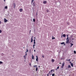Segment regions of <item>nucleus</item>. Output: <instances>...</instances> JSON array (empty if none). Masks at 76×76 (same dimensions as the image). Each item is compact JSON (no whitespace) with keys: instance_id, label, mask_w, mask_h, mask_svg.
Segmentation results:
<instances>
[{"instance_id":"nucleus-38","label":"nucleus","mask_w":76,"mask_h":76,"mask_svg":"<svg viewBox=\"0 0 76 76\" xmlns=\"http://www.w3.org/2000/svg\"><path fill=\"white\" fill-rule=\"evenodd\" d=\"M68 23V25H70V23Z\"/></svg>"},{"instance_id":"nucleus-7","label":"nucleus","mask_w":76,"mask_h":76,"mask_svg":"<svg viewBox=\"0 0 76 76\" xmlns=\"http://www.w3.org/2000/svg\"><path fill=\"white\" fill-rule=\"evenodd\" d=\"M47 1H43V4H46V3H47Z\"/></svg>"},{"instance_id":"nucleus-28","label":"nucleus","mask_w":76,"mask_h":76,"mask_svg":"<svg viewBox=\"0 0 76 76\" xmlns=\"http://www.w3.org/2000/svg\"><path fill=\"white\" fill-rule=\"evenodd\" d=\"M27 56V53H26V56Z\"/></svg>"},{"instance_id":"nucleus-18","label":"nucleus","mask_w":76,"mask_h":76,"mask_svg":"<svg viewBox=\"0 0 76 76\" xmlns=\"http://www.w3.org/2000/svg\"><path fill=\"white\" fill-rule=\"evenodd\" d=\"M52 76H55V74H52Z\"/></svg>"},{"instance_id":"nucleus-37","label":"nucleus","mask_w":76,"mask_h":76,"mask_svg":"<svg viewBox=\"0 0 76 76\" xmlns=\"http://www.w3.org/2000/svg\"><path fill=\"white\" fill-rule=\"evenodd\" d=\"M34 44H35V42H34Z\"/></svg>"},{"instance_id":"nucleus-49","label":"nucleus","mask_w":76,"mask_h":76,"mask_svg":"<svg viewBox=\"0 0 76 76\" xmlns=\"http://www.w3.org/2000/svg\"><path fill=\"white\" fill-rule=\"evenodd\" d=\"M31 32V30H30V33Z\"/></svg>"},{"instance_id":"nucleus-23","label":"nucleus","mask_w":76,"mask_h":76,"mask_svg":"<svg viewBox=\"0 0 76 76\" xmlns=\"http://www.w3.org/2000/svg\"><path fill=\"white\" fill-rule=\"evenodd\" d=\"M3 62L2 61H0V64H2Z\"/></svg>"},{"instance_id":"nucleus-45","label":"nucleus","mask_w":76,"mask_h":76,"mask_svg":"<svg viewBox=\"0 0 76 76\" xmlns=\"http://www.w3.org/2000/svg\"><path fill=\"white\" fill-rule=\"evenodd\" d=\"M4 1H5V0H4Z\"/></svg>"},{"instance_id":"nucleus-25","label":"nucleus","mask_w":76,"mask_h":76,"mask_svg":"<svg viewBox=\"0 0 76 76\" xmlns=\"http://www.w3.org/2000/svg\"><path fill=\"white\" fill-rule=\"evenodd\" d=\"M74 54H76V51H74Z\"/></svg>"},{"instance_id":"nucleus-36","label":"nucleus","mask_w":76,"mask_h":76,"mask_svg":"<svg viewBox=\"0 0 76 76\" xmlns=\"http://www.w3.org/2000/svg\"><path fill=\"white\" fill-rule=\"evenodd\" d=\"M27 52H28V49H27Z\"/></svg>"},{"instance_id":"nucleus-33","label":"nucleus","mask_w":76,"mask_h":76,"mask_svg":"<svg viewBox=\"0 0 76 76\" xmlns=\"http://www.w3.org/2000/svg\"><path fill=\"white\" fill-rule=\"evenodd\" d=\"M71 46H72V45H73V44L71 43Z\"/></svg>"},{"instance_id":"nucleus-40","label":"nucleus","mask_w":76,"mask_h":76,"mask_svg":"<svg viewBox=\"0 0 76 76\" xmlns=\"http://www.w3.org/2000/svg\"><path fill=\"white\" fill-rule=\"evenodd\" d=\"M30 66H31V64H29Z\"/></svg>"},{"instance_id":"nucleus-4","label":"nucleus","mask_w":76,"mask_h":76,"mask_svg":"<svg viewBox=\"0 0 76 76\" xmlns=\"http://www.w3.org/2000/svg\"><path fill=\"white\" fill-rule=\"evenodd\" d=\"M31 42H33V36H32L31 38Z\"/></svg>"},{"instance_id":"nucleus-51","label":"nucleus","mask_w":76,"mask_h":76,"mask_svg":"<svg viewBox=\"0 0 76 76\" xmlns=\"http://www.w3.org/2000/svg\"><path fill=\"white\" fill-rule=\"evenodd\" d=\"M72 39L73 40V39Z\"/></svg>"},{"instance_id":"nucleus-22","label":"nucleus","mask_w":76,"mask_h":76,"mask_svg":"<svg viewBox=\"0 0 76 76\" xmlns=\"http://www.w3.org/2000/svg\"><path fill=\"white\" fill-rule=\"evenodd\" d=\"M70 60H71L70 59H69V60L67 59V60H66V61H70Z\"/></svg>"},{"instance_id":"nucleus-27","label":"nucleus","mask_w":76,"mask_h":76,"mask_svg":"<svg viewBox=\"0 0 76 76\" xmlns=\"http://www.w3.org/2000/svg\"><path fill=\"white\" fill-rule=\"evenodd\" d=\"M23 57L25 59V58H26V57H25V55H24L23 56Z\"/></svg>"},{"instance_id":"nucleus-3","label":"nucleus","mask_w":76,"mask_h":76,"mask_svg":"<svg viewBox=\"0 0 76 76\" xmlns=\"http://www.w3.org/2000/svg\"><path fill=\"white\" fill-rule=\"evenodd\" d=\"M36 57V61H38V56H37Z\"/></svg>"},{"instance_id":"nucleus-24","label":"nucleus","mask_w":76,"mask_h":76,"mask_svg":"<svg viewBox=\"0 0 76 76\" xmlns=\"http://www.w3.org/2000/svg\"><path fill=\"white\" fill-rule=\"evenodd\" d=\"M34 67H37V65H35V66H34Z\"/></svg>"},{"instance_id":"nucleus-10","label":"nucleus","mask_w":76,"mask_h":76,"mask_svg":"<svg viewBox=\"0 0 76 76\" xmlns=\"http://www.w3.org/2000/svg\"><path fill=\"white\" fill-rule=\"evenodd\" d=\"M52 62H54V59H52L51 60Z\"/></svg>"},{"instance_id":"nucleus-44","label":"nucleus","mask_w":76,"mask_h":76,"mask_svg":"<svg viewBox=\"0 0 76 76\" xmlns=\"http://www.w3.org/2000/svg\"><path fill=\"white\" fill-rule=\"evenodd\" d=\"M72 45H71V47H72Z\"/></svg>"},{"instance_id":"nucleus-19","label":"nucleus","mask_w":76,"mask_h":76,"mask_svg":"<svg viewBox=\"0 0 76 76\" xmlns=\"http://www.w3.org/2000/svg\"><path fill=\"white\" fill-rule=\"evenodd\" d=\"M33 22H35V19H33Z\"/></svg>"},{"instance_id":"nucleus-17","label":"nucleus","mask_w":76,"mask_h":76,"mask_svg":"<svg viewBox=\"0 0 76 76\" xmlns=\"http://www.w3.org/2000/svg\"><path fill=\"white\" fill-rule=\"evenodd\" d=\"M35 44L33 45V48H35Z\"/></svg>"},{"instance_id":"nucleus-34","label":"nucleus","mask_w":76,"mask_h":76,"mask_svg":"<svg viewBox=\"0 0 76 76\" xmlns=\"http://www.w3.org/2000/svg\"><path fill=\"white\" fill-rule=\"evenodd\" d=\"M1 32H2V31L1 30H0V33H1Z\"/></svg>"},{"instance_id":"nucleus-15","label":"nucleus","mask_w":76,"mask_h":76,"mask_svg":"<svg viewBox=\"0 0 76 76\" xmlns=\"http://www.w3.org/2000/svg\"><path fill=\"white\" fill-rule=\"evenodd\" d=\"M5 9H6L7 8V6H5Z\"/></svg>"},{"instance_id":"nucleus-42","label":"nucleus","mask_w":76,"mask_h":76,"mask_svg":"<svg viewBox=\"0 0 76 76\" xmlns=\"http://www.w3.org/2000/svg\"><path fill=\"white\" fill-rule=\"evenodd\" d=\"M1 21H0V24H1Z\"/></svg>"},{"instance_id":"nucleus-16","label":"nucleus","mask_w":76,"mask_h":76,"mask_svg":"<svg viewBox=\"0 0 76 76\" xmlns=\"http://www.w3.org/2000/svg\"><path fill=\"white\" fill-rule=\"evenodd\" d=\"M64 44V42H63L61 43V44L62 45V44Z\"/></svg>"},{"instance_id":"nucleus-14","label":"nucleus","mask_w":76,"mask_h":76,"mask_svg":"<svg viewBox=\"0 0 76 76\" xmlns=\"http://www.w3.org/2000/svg\"><path fill=\"white\" fill-rule=\"evenodd\" d=\"M53 72H54V69H52L50 71V72H53Z\"/></svg>"},{"instance_id":"nucleus-50","label":"nucleus","mask_w":76,"mask_h":76,"mask_svg":"<svg viewBox=\"0 0 76 76\" xmlns=\"http://www.w3.org/2000/svg\"><path fill=\"white\" fill-rule=\"evenodd\" d=\"M64 45H65V44H64Z\"/></svg>"},{"instance_id":"nucleus-39","label":"nucleus","mask_w":76,"mask_h":76,"mask_svg":"<svg viewBox=\"0 0 76 76\" xmlns=\"http://www.w3.org/2000/svg\"><path fill=\"white\" fill-rule=\"evenodd\" d=\"M69 63H70L71 64V63H72V62H71V61H70L69 62Z\"/></svg>"},{"instance_id":"nucleus-8","label":"nucleus","mask_w":76,"mask_h":76,"mask_svg":"<svg viewBox=\"0 0 76 76\" xmlns=\"http://www.w3.org/2000/svg\"><path fill=\"white\" fill-rule=\"evenodd\" d=\"M71 66L72 67H73V63H71Z\"/></svg>"},{"instance_id":"nucleus-13","label":"nucleus","mask_w":76,"mask_h":76,"mask_svg":"<svg viewBox=\"0 0 76 76\" xmlns=\"http://www.w3.org/2000/svg\"><path fill=\"white\" fill-rule=\"evenodd\" d=\"M34 1V0H31V4H32V3H33Z\"/></svg>"},{"instance_id":"nucleus-29","label":"nucleus","mask_w":76,"mask_h":76,"mask_svg":"<svg viewBox=\"0 0 76 76\" xmlns=\"http://www.w3.org/2000/svg\"><path fill=\"white\" fill-rule=\"evenodd\" d=\"M33 4H34V6H35V2H34V3H33Z\"/></svg>"},{"instance_id":"nucleus-6","label":"nucleus","mask_w":76,"mask_h":76,"mask_svg":"<svg viewBox=\"0 0 76 76\" xmlns=\"http://www.w3.org/2000/svg\"><path fill=\"white\" fill-rule=\"evenodd\" d=\"M19 11H20V12H22L23 11V10L21 8L20 9Z\"/></svg>"},{"instance_id":"nucleus-32","label":"nucleus","mask_w":76,"mask_h":76,"mask_svg":"<svg viewBox=\"0 0 76 76\" xmlns=\"http://www.w3.org/2000/svg\"><path fill=\"white\" fill-rule=\"evenodd\" d=\"M66 36L67 37V38H69V37H69V35H67Z\"/></svg>"},{"instance_id":"nucleus-11","label":"nucleus","mask_w":76,"mask_h":76,"mask_svg":"<svg viewBox=\"0 0 76 76\" xmlns=\"http://www.w3.org/2000/svg\"><path fill=\"white\" fill-rule=\"evenodd\" d=\"M63 37H66V35L65 34H63Z\"/></svg>"},{"instance_id":"nucleus-46","label":"nucleus","mask_w":76,"mask_h":76,"mask_svg":"<svg viewBox=\"0 0 76 76\" xmlns=\"http://www.w3.org/2000/svg\"><path fill=\"white\" fill-rule=\"evenodd\" d=\"M49 73H50V72H49Z\"/></svg>"},{"instance_id":"nucleus-20","label":"nucleus","mask_w":76,"mask_h":76,"mask_svg":"<svg viewBox=\"0 0 76 76\" xmlns=\"http://www.w3.org/2000/svg\"><path fill=\"white\" fill-rule=\"evenodd\" d=\"M50 12V11L49 10H47V12Z\"/></svg>"},{"instance_id":"nucleus-12","label":"nucleus","mask_w":76,"mask_h":76,"mask_svg":"<svg viewBox=\"0 0 76 76\" xmlns=\"http://www.w3.org/2000/svg\"><path fill=\"white\" fill-rule=\"evenodd\" d=\"M32 59H34V55H33L32 56Z\"/></svg>"},{"instance_id":"nucleus-35","label":"nucleus","mask_w":76,"mask_h":76,"mask_svg":"<svg viewBox=\"0 0 76 76\" xmlns=\"http://www.w3.org/2000/svg\"><path fill=\"white\" fill-rule=\"evenodd\" d=\"M33 41H34V42H35V39H34Z\"/></svg>"},{"instance_id":"nucleus-31","label":"nucleus","mask_w":76,"mask_h":76,"mask_svg":"<svg viewBox=\"0 0 76 76\" xmlns=\"http://www.w3.org/2000/svg\"><path fill=\"white\" fill-rule=\"evenodd\" d=\"M59 69V66H58L57 67V69Z\"/></svg>"},{"instance_id":"nucleus-21","label":"nucleus","mask_w":76,"mask_h":76,"mask_svg":"<svg viewBox=\"0 0 76 76\" xmlns=\"http://www.w3.org/2000/svg\"><path fill=\"white\" fill-rule=\"evenodd\" d=\"M38 71V67H36V71Z\"/></svg>"},{"instance_id":"nucleus-48","label":"nucleus","mask_w":76,"mask_h":76,"mask_svg":"<svg viewBox=\"0 0 76 76\" xmlns=\"http://www.w3.org/2000/svg\"><path fill=\"white\" fill-rule=\"evenodd\" d=\"M34 39H35V37H34Z\"/></svg>"},{"instance_id":"nucleus-9","label":"nucleus","mask_w":76,"mask_h":76,"mask_svg":"<svg viewBox=\"0 0 76 76\" xmlns=\"http://www.w3.org/2000/svg\"><path fill=\"white\" fill-rule=\"evenodd\" d=\"M68 68H71V66L70 65H69L68 66Z\"/></svg>"},{"instance_id":"nucleus-5","label":"nucleus","mask_w":76,"mask_h":76,"mask_svg":"<svg viewBox=\"0 0 76 76\" xmlns=\"http://www.w3.org/2000/svg\"><path fill=\"white\" fill-rule=\"evenodd\" d=\"M8 21V20H6L5 18L4 19V22H7Z\"/></svg>"},{"instance_id":"nucleus-1","label":"nucleus","mask_w":76,"mask_h":76,"mask_svg":"<svg viewBox=\"0 0 76 76\" xmlns=\"http://www.w3.org/2000/svg\"><path fill=\"white\" fill-rule=\"evenodd\" d=\"M69 39V37L67 38L66 41V44H68V43H69V39Z\"/></svg>"},{"instance_id":"nucleus-47","label":"nucleus","mask_w":76,"mask_h":76,"mask_svg":"<svg viewBox=\"0 0 76 76\" xmlns=\"http://www.w3.org/2000/svg\"><path fill=\"white\" fill-rule=\"evenodd\" d=\"M36 15H37V13H36Z\"/></svg>"},{"instance_id":"nucleus-2","label":"nucleus","mask_w":76,"mask_h":76,"mask_svg":"<svg viewBox=\"0 0 76 76\" xmlns=\"http://www.w3.org/2000/svg\"><path fill=\"white\" fill-rule=\"evenodd\" d=\"M64 63H63L62 64V65L61 66V68L63 69V67H64Z\"/></svg>"},{"instance_id":"nucleus-30","label":"nucleus","mask_w":76,"mask_h":76,"mask_svg":"<svg viewBox=\"0 0 76 76\" xmlns=\"http://www.w3.org/2000/svg\"><path fill=\"white\" fill-rule=\"evenodd\" d=\"M42 57H43V58H44V56L42 55Z\"/></svg>"},{"instance_id":"nucleus-43","label":"nucleus","mask_w":76,"mask_h":76,"mask_svg":"<svg viewBox=\"0 0 76 76\" xmlns=\"http://www.w3.org/2000/svg\"><path fill=\"white\" fill-rule=\"evenodd\" d=\"M34 51H35V50H34Z\"/></svg>"},{"instance_id":"nucleus-41","label":"nucleus","mask_w":76,"mask_h":76,"mask_svg":"<svg viewBox=\"0 0 76 76\" xmlns=\"http://www.w3.org/2000/svg\"><path fill=\"white\" fill-rule=\"evenodd\" d=\"M48 75H48V74L47 75L48 76H49Z\"/></svg>"},{"instance_id":"nucleus-26","label":"nucleus","mask_w":76,"mask_h":76,"mask_svg":"<svg viewBox=\"0 0 76 76\" xmlns=\"http://www.w3.org/2000/svg\"><path fill=\"white\" fill-rule=\"evenodd\" d=\"M55 37H52V39H55Z\"/></svg>"}]
</instances>
